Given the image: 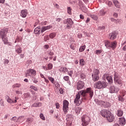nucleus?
<instances>
[{"label":"nucleus","mask_w":126,"mask_h":126,"mask_svg":"<svg viewBox=\"0 0 126 126\" xmlns=\"http://www.w3.org/2000/svg\"><path fill=\"white\" fill-rule=\"evenodd\" d=\"M8 32V29H3L0 31V38H1L4 44L6 45L7 44V38L6 37V34Z\"/></svg>","instance_id":"obj_1"},{"label":"nucleus","mask_w":126,"mask_h":126,"mask_svg":"<svg viewBox=\"0 0 126 126\" xmlns=\"http://www.w3.org/2000/svg\"><path fill=\"white\" fill-rule=\"evenodd\" d=\"M80 93L83 97H86L87 93H89L91 99H92V97L94 95V92L91 88H87L86 90L81 91Z\"/></svg>","instance_id":"obj_2"},{"label":"nucleus","mask_w":126,"mask_h":126,"mask_svg":"<svg viewBox=\"0 0 126 126\" xmlns=\"http://www.w3.org/2000/svg\"><path fill=\"white\" fill-rule=\"evenodd\" d=\"M107 84L105 81H98L94 83V87L96 89H104L107 87Z\"/></svg>","instance_id":"obj_3"},{"label":"nucleus","mask_w":126,"mask_h":126,"mask_svg":"<svg viewBox=\"0 0 126 126\" xmlns=\"http://www.w3.org/2000/svg\"><path fill=\"white\" fill-rule=\"evenodd\" d=\"M81 125L82 126H87L89 125L91 120L90 117H88L87 115H83L81 118Z\"/></svg>","instance_id":"obj_4"},{"label":"nucleus","mask_w":126,"mask_h":126,"mask_svg":"<svg viewBox=\"0 0 126 126\" xmlns=\"http://www.w3.org/2000/svg\"><path fill=\"white\" fill-rule=\"evenodd\" d=\"M115 83L116 84H119V85H123V83L122 82V79L117 72L114 71V79Z\"/></svg>","instance_id":"obj_5"},{"label":"nucleus","mask_w":126,"mask_h":126,"mask_svg":"<svg viewBox=\"0 0 126 126\" xmlns=\"http://www.w3.org/2000/svg\"><path fill=\"white\" fill-rule=\"evenodd\" d=\"M99 73H100V72L99 71L98 69H95L94 70V71L92 75L93 80L94 81V82L98 81V80L100 79V77L99 76Z\"/></svg>","instance_id":"obj_6"},{"label":"nucleus","mask_w":126,"mask_h":126,"mask_svg":"<svg viewBox=\"0 0 126 126\" xmlns=\"http://www.w3.org/2000/svg\"><path fill=\"white\" fill-rule=\"evenodd\" d=\"M69 103L66 100H64L63 101V109L64 112V114L65 115L66 113L68 112V105Z\"/></svg>","instance_id":"obj_7"},{"label":"nucleus","mask_w":126,"mask_h":126,"mask_svg":"<svg viewBox=\"0 0 126 126\" xmlns=\"http://www.w3.org/2000/svg\"><path fill=\"white\" fill-rule=\"evenodd\" d=\"M64 23L67 25V29H70V28H71V25L73 24V21H72L71 18H68L64 20Z\"/></svg>","instance_id":"obj_8"},{"label":"nucleus","mask_w":126,"mask_h":126,"mask_svg":"<svg viewBox=\"0 0 126 126\" xmlns=\"http://www.w3.org/2000/svg\"><path fill=\"white\" fill-rule=\"evenodd\" d=\"M31 75H33V76L36 75V71L35 70L33 69H30L26 71V76H31Z\"/></svg>","instance_id":"obj_9"},{"label":"nucleus","mask_w":126,"mask_h":126,"mask_svg":"<svg viewBox=\"0 0 126 126\" xmlns=\"http://www.w3.org/2000/svg\"><path fill=\"white\" fill-rule=\"evenodd\" d=\"M80 99V94L78 93L76 95V97L74 99V103L77 105V106H79L80 104H81V101H80L79 100Z\"/></svg>","instance_id":"obj_10"},{"label":"nucleus","mask_w":126,"mask_h":126,"mask_svg":"<svg viewBox=\"0 0 126 126\" xmlns=\"http://www.w3.org/2000/svg\"><path fill=\"white\" fill-rule=\"evenodd\" d=\"M110 111L107 110H102L100 111V113L101 116H102L104 118H106L107 117H108V115H110Z\"/></svg>","instance_id":"obj_11"},{"label":"nucleus","mask_w":126,"mask_h":126,"mask_svg":"<svg viewBox=\"0 0 126 126\" xmlns=\"http://www.w3.org/2000/svg\"><path fill=\"white\" fill-rule=\"evenodd\" d=\"M106 119L109 123H112V122H114V120H115V116L110 112V114H108L107 116Z\"/></svg>","instance_id":"obj_12"},{"label":"nucleus","mask_w":126,"mask_h":126,"mask_svg":"<svg viewBox=\"0 0 126 126\" xmlns=\"http://www.w3.org/2000/svg\"><path fill=\"white\" fill-rule=\"evenodd\" d=\"M109 91L110 93H115L116 92V93H118L119 91H120V89L116 88L114 86H111L109 88Z\"/></svg>","instance_id":"obj_13"},{"label":"nucleus","mask_w":126,"mask_h":126,"mask_svg":"<svg viewBox=\"0 0 126 126\" xmlns=\"http://www.w3.org/2000/svg\"><path fill=\"white\" fill-rule=\"evenodd\" d=\"M84 87V82L79 81L77 84V90H80L81 89H82Z\"/></svg>","instance_id":"obj_14"},{"label":"nucleus","mask_w":126,"mask_h":126,"mask_svg":"<svg viewBox=\"0 0 126 126\" xmlns=\"http://www.w3.org/2000/svg\"><path fill=\"white\" fill-rule=\"evenodd\" d=\"M99 105H101L104 108H108V107H110L111 104L109 102H105L104 101L101 100L99 101Z\"/></svg>","instance_id":"obj_15"},{"label":"nucleus","mask_w":126,"mask_h":126,"mask_svg":"<svg viewBox=\"0 0 126 126\" xmlns=\"http://www.w3.org/2000/svg\"><path fill=\"white\" fill-rule=\"evenodd\" d=\"M27 14H28L27 10L24 9L21 11L20 15L23 18H25L27 16Z\"/></svg>","instance_id":"obj_16"},{"label":"nucleus","mask_w":126,"mask_h":126,"mask_svg":"<svg viewBox=\"0 0 126 126\" xmlns=\"http://www.w3.org/2000/svg\"><path fill=\"white\" fill-rule=\"evenodd\" d=\"M119 124L121 126H125L126 125V119L125 118H119Z\"/></svg>","instance_id":"obj_17"},{"label":"nucleus","mask_w":126,"mask_h":126,"mask_svg":"<svg viewBox=\"0 0 126 126\" xmlns=\"http://www.w3.org/2000/svg\"><path fill=\"white\" fill-rule=\"evenodd\" d=\"M109 38L110 40H115L117 38V35H116V32H112L109 34Z\"/></svg>","instance_id":"obj_18"},{"label":"nucleus","mask_w":126,"mask_h":126,"mask_svg":"<svg viewBox=\"0 0 126 126\" xmlns=\"http://www.w3.org/2000/svg\"><path fill=\"white\" fill-rule=\"evenodd\" d=\"M117 42L116 41H113L111 42L110 43V48L112 49V50H115V48H116Z\"/></svg>","instance_id":"obj_19"},{"label":"nucleus","mask_w":126,"mask_h":126,"mask_svg":"<svg viewBox=\"0 0 126 126\" xmlns=\"http://www.w3.org/2000/svg\"><path fill=\"white\" fill-rule=\"evenodd\" d=\"M117 115L118 117H122V116H123V115H124V112H123V110H122L121 109H119L117 110Z\"/></svg>","instance_id":"obj_20"},{"label":"nucleus","mask_w":126,"mask_h":126,"mask_svg":"<svg viewBox=\"0 0 126 126\" xmlns=\"http://www.w3.org/2000/svg\"><path fill=\"white\" fill-rule=\"evenodd\" d=\"M113 3L116 7H117V8H120L121 5H120V2H119V1L113 0Z\"/></svg>","instance_id":"obj_21"},{"label":"nucleus","mask_w":126,"mask_h":126,"mask_svg":"<svg viewBox=\"0 0 126 126\" xmlns=\"http://www.w3.org/2000/svg\"><path fill=\"white\" fill-rule=\"evenodd\" d=\"M42 106V103L41 102H37V103H33L32 105V107H41Z\"/></svg>","instance_id":"obj_22"},{"label":"nucleus","mask_w":126,"mask_h":126,"mask_svg":"<svg viewBox=\"0 0 126 126\" xmlns=\"http://www.w3.org/2000/svg\"><path fill=\"white\" fill-rule=\"evenodd\" d=\"M80 64L81 66H84V65L86 64V63L85 62V61H84V59H82L80 60Z\"/></svg>","instance_id":"obj_23"},{"label":"nucleus","mask_w":126,"mask_h":126,"mask_svg":"<svg viewBox=\"0 0 126 126\" xmlns=\"http://www.w3.org/2000/svg\"><path fill=\"white\" fill-rule=\"evenodd\" d=\"M67 68L61 67L60 69V71H63L64 73H66L67 72Z\"/></svg>","instance_id":"obj_24"},{"label":"nucleus","mask_w":126,"mask_h":126,"mask_svg":"<svg viewBox=\"0 0 126 126\" xmlns=\"http://www.w3.org/2000/svg\"><path fill=\"white\" fill-rule=\"evenodd\" d=\"M56 36H57V33L56 32H52L49 34V37L50 39H54Z\"/></svg>","instance_id":"obj_25"},{"label":"nucleus","mask_w":126,"mask_h":126,"mask_svg":"<svg viewBox=\"0 0 126 126\" xmlns=\"http://www.w3.org/2000/svg\"><path fill=\"white\" fill-rule=\"evenodd\" d=\"M105 14H106V12H104V10H103V9L100 10L99 13H98V15L99 16H104V15H105Z\"/></svg>","instance_id":"obj_26"},{"label":"nucleus","mask_w":126,"mask_h":126,"mask_svg":"<svg viewBox=\"0 0 126 126\" xmlns=\"http://www.w3.org/2000/svg\"><path fill=\"white\" fill-rule=\"evenodd\" d=\"M105 46L106 48H110L111 47V42L110 41L107 40L105 42Z\"/></svg>","instance_id":"obj_27"},{"label":"nucleus","mask_w":126,"mask_h":126,"mask_svg":"<svg viewBox=\"0 0 126 126\" xmlns=\"http://www.w3.org/2000/svg\"><path fill=\"white\" fill-rule=\"evenodd\" d=\"M118 100L119 101H121V102H124V101H125V98L122 95H119L118 96Z\"/></svg>","instance_id":"obj_28"},{"label":"nucleus","mask_w":126,"mask_h":126,"mask_svg":"<svg viewBox=\"0 0 126 126\" xmlns=\"http://www.w3.org/2000/svg\"><path fill=\"white\" fill-rule=\"evenodd\" d=\"M40 30H41L40 29V28L37 27L34 29V33L35 34H39V33H40Z\"/></svg>","instance_id":"obj_29"},{"label":"nucleus","mask_w":126,"mask_h":126,"mask_svg":"<svg viewBox=\"0 0 126 126\" xmlns=\"http://www.w3.org/2000/svg\"><path fill=\"white\" fill-rule=\"evenodd\" d=\"M52 68H53V64L49 63L47 65L46 70H50V69H52Z\"/></svg>","instance_id":"obj_30"},{"label":"nucleus","mask_w":126,"mask_h":126,"mask_svg":"<svg viewBox=\"0 0 126 126\" xmlns=\"http://www.w3.org/2000/svg\"><path fill=\"white\" fill-rule=\"evenodd\" d=\"M86 48V45H83L81 47H80L79 48V52H84V51L85 50V48Z\"/></svg>","instance_id":"obj_31"},{"label":"nucleus","mask_w":126,"mask_h":126,"mask_svg":"<svg viewBox=\"0 0 126 126\" xmlns=\"http://www.w3.org/2000/svg\"><path fill=\"white\" fill-rule=\"evenodd\" d=\"M24 121V116H21L18 118V121L22 123Z\"/></svg>","instance_id":"obj_32"},{"label":"nucleus","mask_w":126,"mask_h":126,"mask_svg":"<svg viewBox=\"0 0 126 126\" xmlns=\"http://www.w3.org/2000/svg\"><path fill=\"white\" fill-rule=\"evenodd\" d=\"M126 93V91L125 90H121L120 91V95H121V96H122L123 97H125V95Z\"/></svg>","instance_id":"obj_33"},{"label":"nucleus","mask_w":126,"mask_h":126,"mask_svg":"<svg viewBox=\"0 0 126 126\" xmlns=\"http://www.w3.org/2000/svg\"><path fill=\"white\" fill-rule=\"evenodd\" d=\"M21 86V84H15L13 85L12 87L13 88H19Z\"/></svg>","instance_id":"obj_34"},{"label":"nucleus","mask_w":126,"mask_h":126,"mask_svg":"<svg viewBox=\"0 0 126 126\" xmlns=\"http://www.w3.org/2000/svg\"><path fill=\"white\" fill-rule=\"evenodd\" d=\"M16 52L17 54H21V53L22 52V49L21 48L19 47L16 50Z\"/></svg>","instance_id":"obj_35"},{"label":"nucleus","mask_w":126,"mask_h":126,"mask_svg":"<svg viewBox=\"0 0 126 126\" xmlns=\"http://www.w3.org/2000/svg\"><path fill=\"white\" fill-rule=\"evenodd\" d=\"M91 18L94 19V20H98V17L95 15H91Z\"/></svg>","instance_id":"obj_36"},{"label":"nucleus","mask_w":126,"mask_h":126,"mask_svg":"<svg viewBox=\"0 0 126 126\" xmlns=\"http://www.w3.org/2000/svg\"><path fill=\"white\" fill-rule=\"evenodd\" d=\"M106 79L109 81V82H112L113 81V78H112V77L110 76H107Z\"/></svg>","instance_id":"obj_37"},{"label":"nucleus","mask_w":126,"mask_h":126,"mask_svg":"<svg viewBox=\"0 0 126 126\" xmlns=\"http://www.w3.org/2000/svg\"><path fill=\"white\" fill-rule=\"evenodd\" d=\"M24 96L25 98H28L29 97H30V93H27L24 94Z\"/></svg>","instance_id":"obj_38"},{"label":"nucleus","mask_w":126,"mask_h":126,"mask_svg":"<svg viewBox=\"0 0 126 126\" xmlns=\"http://www.w3.org/2000/svg\"><path fill=\"white\" fill-rule=\"evenodd\" d=\"M39 117L40 119H41V120H42L43 121H45L46 120V118H45V116H44V114H43L42 113H41L40 114Z\"/></svg>","instance_id":"obj_39"},{"label":"nucleus","mask_w":126,"mask_h":126,"mask_svg":"<svg viewBox=\"0 0 126 126\" xmlns=\"http://www.w3.org/2000/svg\"><path fill=\"white\" fill-rule=\"evenodd\" d=\"M22 40V38H20L19 36H17L16 38L15 43H19V42H20Z\"/></svg>","instance_id":"obj_40"},{"label":"nucleus","mask_w":126,"mask_h":126,"mask_svg":"<svg viewBox=\"0 0 126 126\" xmlns=\"http://www.w3.org/2000/svg\"><path fill=\"white\" fill-rule=\"evenodd\" d=\"M30 88L31 89H33V90L34 91H38V89H37V87L34 86H31Z\"/></svg>","instance_id":"obj_41"},{"label":"nucleus","mask_w":126,"mask_h":126,"mask_svg":"<svg viewBox=\"0 0 126 126\" xmlns=\"http://www.w3.org/2000/svg\"><path fill=\"white\" fill-rule=\"evenodd\" d=\"M48 78L52 83H54V82H55V79H54V78L48 77Z\"/></svg>","instance_id":"obj_42"},{"label":"nucleus","mask_w":126,"mask_h":126,"mask_svg":"<svg viewBox=\"0 0 126 126\" xmlns=\"http://www.w3.org/2000/svg\"><path fill=\"white\" fill-rule=\"evenodd\" d=\"M67 13H68V14L71 15V10L72 9L70 8V7H68L67 8Z\"/></svg>","instance_id":"obj_43"},{"label":"nucleus","mask_w":126,"mask_h":126,"mask_svg":"<svg viewBox=\"0 0 126 126\" xmlns=\"http://www.w3.org/2000/svg\"><path fill=\"white\" fill-rule=\"evenodd\" d=\"M32 60H28L27 61V62L26 63V64H27V65H30V64H31V63H32Z\"/></svg>","instance_id":"obj_44"},{"label":"nucleus","mask_w":126,"mask_h":126,"mask_svg":"<svg viewBox=\"0 0 126 126\" xmlns=\"http://www.w3.org/2000/svg\"><path fill=\"white\" fill-rule=\"evenodd\" d=\"M7 102H8V103H10L11 104V103H14V101H13L12 99H11L10 98H8L7 100Z\"/></svg>","instance_id":"obj_45"},{"label":"nucleus","mask_w":126,"mask_h":126,"mask_svg":"<svg viewBox=\"0 0 126 126\" xmlns=\"http://www.w3.org/2000/svg\"><path fill=\"white\" fill-rule=\"evenodd\" d=\"M80 112H81V108L77 107V110H76L77 114H80Z\"/></svg>","instance_id":"obj_46"},{"label":"nucleus","mask_w":126,"mask_h":126,"mask_svg":"<svg viewBox=\"0 0 126 126\" xmlns=\"http://www.w3.org/2000/svg\"><path fill=\"white\" fill-rule=\"evenodd\" d=\"M102 53V50H97L95 51V54L96 55H99Z\"/></svg>","instance_id":"obj_47"},{"label":"nucleus","mask_w":126,"mask_h":126,"mask_svg":"<svg viewBox=\"0 0 126 126\" xmlns=\"http://www.w3.org/2000/svg\"><path fill=\"white\" fill-rule=\"evenodd\" d=\"M63 79L65 80V81H68V80H69V77L65 76L63 77Z\"/></svg>","instance_id":"obj_48"},{"label":"nucleus","mask_w":126,"mask_h":126,"mask_svg":"<svg viewBox=\"0 0 126 126\" xmlns=\"http://www.w3.org/2000/svg\"><path fill=\"white\" fill-rule=\"evenodd\" d=\"M48 40H49V35L45 36L44 38V41H45V42H47Z\"/></svg>","instance_id":"obj_49"},{"label":"nucleus","mask_w":126,"mask_h":126,"mask_svg":"<svg viewBox=\"0 0 126 126\" xmlns=\"http://www.w3.org/2000/svg\"><path fill=\"white\" fill-rule=\"evenodd\" d=\"M47 31V29L46 27H42L41 29V33H43V32H45V31Z\"/></svg>","instance_id":"obj_50"},{"label":"nucleus","mask_w":126,"mask_h":126,"mask_svg":"<svg viewBox=\"0 0 126 126\" xmlns=\"http://www.w3.org/2000/svg\"><path fill=\"white\" fill-rule=\"evenodd\" d=\"M45 28H46V30H50V29L53 28V27L51 25L46 26Z\"/></svg>","instance_id":"obj_51"},{"label":"nucleus","mask_w":126,"mask_h":126,"mask_svg":"<svg viewBox=\"0 0 126 126\" xmlns=\"http://www.w3.org/2000/svg\"><path fill=\"white\" fill-rule=\"evenodd\" d=\"M48 55H49V56H54V52H52L51 51H48Z\"/></svg>","instance_id":"obj_52"},{"label":"nucleus","mask_w":126,"mask_h":126,"mask_svg":"<svg viewBox=\"0 0 126 126\" xmlns=\"http://www.w3.org/2000/svg\"><path fill=\"white\" fill-rule=\"evenodd\" d=\"M55 87H57V88H58V87H60V86H61V85H60V84L59 83H58V82H56L55 83Z\"/></svg>","instance_id":"obj_53"},{"label":"nucleus","mask_w":126,"mask_h":126,"mask_svg":"<svg viewBox=\"0 0 126 126\" xmlns=\"http://www.w3.org/2000/svg\"><path fill=\"white\" fill-rule=\"evenodd\" d=\"M16 94L22 95V91H19L18 90L16 91Z\"/></svg>","instance_id":"obj_54"},{"label":"nucleus","mask_w":126,"mask_h":126,"mask_svg":"<svg viewBox=\"0 0 126 126\" xmlns=\"http://www.w3.org/2000/svg\"><path fill=\"white\" fill-rule=\"evenodd\" d=\"M80 77L82 79H84V78H85V75L83 73H81L80 74Z\"/></svg>","instance_id":"obj_55"},{"label":"nucleus","mask_w":126,"mask_h":126,"mask_svg":"<svg viewBox=\"0 0 126 126\" xmlns=\"http://www.w3.org/2000/svg\"><path fill=\"white\" fill-rule=\"evenodd\" d=\"M56 109H60V104L59 103H56L55 104Z\"/></svg>","instance_id":"obj_56"},{"label":"nucleus","mask_w":126,"mask_h":126,"mask_svg":"<svg viewBox=\"0 0 126 126\" xmlns=\"http://www.w3.org/2000/svg\"><path fill=\"white\" fill-rule=\"evenodd\" d=\"M61 21H62V19L61 18H56L57 22H61Z\"/></svg>","instance_id":"obj_57"},{"label":"nucleus","mask_w":126,"mask_h":126,"mask_svg":"<svg viewBox=\"0 0 126 126\" xmlns=\"http://www.w3.org/2000/svg\"><path fill=\"white\" fill-rule=\"evenodd\" d=\"M59 92L60 94H63V90L62 88H60V89L59 90Z\"/></svg>","instance_id":"obj_58"},{"label":"nucleus","mask_w":126,"mask_h":126,"mask_svg":"<svg viewBox=\"0 0 126 126\" xmlns=\"http://www.w3.org/2000/svg\"><path fill=\"white\" fill-rule=\"evenodd\" d=\"M55 7H56V8H57V9H59V8H60V5H59V4H55L54 5Z\"/></svg>","instance_id":"obj_59"},{"label":"nucleus","mask_w":126,"mask_h":126,"mask_svg":"<svg viewBox=\"0 0 126 126\" xmlns=\"http://www.w3.org/2000/svg\"><path fill=\"white\" fill-rule=\"evenodd\" d=\"M73 73V72H72V71H70L68 72V75H69V76H72Z\"/></svg>","instance_id":"obj_60"},{"label":"nucleus","mask_w":126,"mask_h":126,"mask_svg":"<svg viewBox=\"0 0 126 126\" xmlns=\"http://www.w3.org/2000/svg\"><path fill=\"white\" fill-rule=\"evenodd\" d=\"M112 4H113V3L112 2V1H109L108 3V6H112Z\"/></svg>","instance_id":"obj_61"},{"label":"nucleus","mask_w":126,"mask_h":126,"mask_svg":"<svg viewBox=\"0 0 126 126\" xmlns=\"http://www.w3.org/2000/svg\"><path fill=\"white\" fill-rule=\"evenodd\" d=\"M110 20H111V21H112V22H116V21H117V20H116L113 18H111L110 19Z\"/></svg>","instance_id":"obj_62"},{"label":"nucleus","mask_w":126,"mask_h":126,"mask_svg":"<svg viewBox=\"0 0 126 126\" xmlns=\"http://www.w3.org/2000/svg\"><path fill=\"white\" fill-rule=\"evenodd\" d=\"M70 49H71L73 50H75V47L73 45H70Z\"/></svg>","instance_id":"obj_63"},{"label":"nucleus","mask_w":126,"mask_h":126,"mask_svg":"<svg viewBox=\"0 0 126 126\" xmlns=\"http://www.w3.org/2000/svg\"><path fill=\"white\" fill-rule=\"evenodd\" d=\"M44 48V49H48V48H49V45H45Z\"/></svg>","instance_id":"obj_64"}]
</instances>
